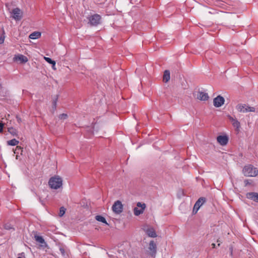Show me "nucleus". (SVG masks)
Returning a JSON list of instances; mask_svg holds the SVG:
<instances>
[{
  "instance_id": "f257e3e1",
  "label": "nucleus",
  "mask_w": 258,
  "mask_h": 258,
  "mask_svg": "<svg viewBox=\"0 0 258 258\" xmlns=\"http://www.w3.org/2000/svg\"><path fill=\"white\" fill-rule=\"evenodd\" d=\"M48 185L51 189H57L62 187V179L58 175L51 177L48 181Z\"/></svg>"
},
{
  "instance_id": "f03ea898",
  "label": "nucleus",
  "mask_w": 258,
  "mask_h": 258,
  "mask_svg": "<svg viewBox=\"0 0 258 258\" xmlns=\"http://www.w3.org/2000/svg\"><path fill=\"white\" fill-rule=\"evenodd\" d=\"M242 173L245 176L255 177L258 174V170L256 167L249 164L243 167Z\"/></svg>"
},
{
  "instance_id": "7ed1b4c3",
  "label": "nucleus",
  "mask_w": 258,
  "mask_h": 258,
  "mask_svg": "<svg viewBox=\"0 0 258 258\" xmlns=\"http://www.w3.org/2000/svg\"><path fill=\"white\" fill-rule=\"evenodd\" d=\"M236 108L238 111L242 113L255 111V108L254 107L250 106L248 104H238L236 106Z\"/></svg>"
},
{
  "instance_id": "20e7f679",
  "label": "nucleus",
  "mask_w": 258,
  "mask_h": 258,
  "mask_svg": "<svg viewBox=\"0 0 258 258\" xmlns=\"http://www.w3.org/2000/svg\"><path fill=\"white\" fill-rule=\"evenodd\" d=\"M157 251V245L154 241L151 240L149 242V247L148 248V250L147 252L149 255L151 256L152 257H154L156 254Z\"/></svg>"
},
{
  "instance_id": "39448f33",
  "label": "nucleus",
  "mask_w": 258,
  "mask_h": 258,
  "mask_svg": "<svg viewBox=\"0 0 258 258\" xmlns=\"http://www.w3.org/2000/svg\"><path fill=\"white\" fill-rule=\"evenodd\" d=\"M137 207L134 209V213L136 216H139L143 213L146 206L145 204L140 202H138L137 204Z\"/></svg>"
},
{
  "instance_id": "423d86ee",
  "label": "nucleus",
  "mask_w": 258,
  "mask_h": 258,
  "mask_svg": "<svg viewBox=\"0 0 258 258\" xmlns=\"http://www.w3.org/2000/svg\"><path fill=\"white\" fill-rule=\"evenodd\" d=\"M112 210L115 214H120L123 210V205L121 202L120 201L115 202L112 205Z\"/></svg>"
},
{
  "instance_id": "0eeeda50",
  "label": "nucleus",
  "mask_w": 258,
  "mask_h": 258,
  "mask_svg": "<svg viewBox=\"0 0 258 258\" xmlns=\"http://www.w3.org/2000/svg\"><path fill=\"white\" fill-rule=\"evenodd\" d=\"M11 13L13 18L16 21L21 20L22 17L23 12L19 8L14 9Z\"/></svg>"
},
{
  "instance_id": "6e6552de",
  "label": "nucleus",
  "mask_w": 258,
  "mask_h": 258,
  "mask_svg": "<svg viewBox=\"0 0 258 258\" xmlns=\"http://www.w3.org/2000/svg\"><path fill=\"white\" fill-rule=\"evenodd\" d=\"M101 17L98 14L91 16L89 18V22L92 26H97L100 23Z\"/></svg>"
},
{
  "instance_id": "1a4fd4ad",
  "label": "nucleus",
  "mask_w": 258,
  "mask_h": 258,
  "mask_svg": "<svg viewBox=\"0 0 258 258\" xmlns=\"http://www.w3.org/2000/svg\"><path fill=\"white\" fill-rule=\"evenodd\" d=\"M224 98L223 97L219 95L214 99L213 104L214 106L216 107H219L224 104Z\"/></svg>"
},
{
  "instance_id": "9d476101",
  "label": "nucleus",
  "mask_w": 258,
  "mask_h": 258,
  "mask_svg": "<svg viewBox=\"0 0 258 258\" xmlns=\"http://www.w3.org/2000/svg\"><path fill=\"white\" fill-rule=\"evenodd\" d=\"M229 140L228 136L226 135H220L217 137L218 143L221 146H225L227 144Z\"/></svg>"
},
{
  "instance_id": "9b49d317",
  "label": "nucleus",
  "mask_w": 258,
  "mask_h": 258,
  "mask_svg": "<svg viewBox=\"0 0 258 258\" xmlns=\"http://www.w3.org/2000/svg\"><path fill=\"white\" fill-rule=\"evenodd\" d=\"M205 202V200L203 198H200L195 203L192 212L194 214H196L197 213L198 211L201 207V206L204 204Z\"/></svg>"
},
{
  "instance_id": "f8f14e48",
  "label": "nucleus",
  "mask_w": 258,
  "mask_h": 258,
  "mask_svg": "<svg viewBox=\"0 0 258 258\" xmlns=\"http://www.w3.org/2000/svg\"><path fill=\"white\" fill-rule=\"evenodd\" d=\"M246 197L249 199L258 203V193L257 192H248L246 194Z\"/></svg>"
},
{
  "instance_id": "ddd939ff",
  "label": "nucleus",
  "mask_w": 258,
  "mask_h": 258,
  "mask_svg": "<svg viewBox=\"0 0 258 258\" xmlns=\"http://www.w3.org/2000/svg\"><path fill=\"white\" fill-rule=\"evenodd\" d=\"M14 60L15 61H20L21 63H25L28 61L27 57L22 54L15 55L14 57Z\"/></svg>"
},
{
  "instance_id": "4468645a",
  "label": "nucleus",
  "mask_w": 258,
  "mask_h": 258,
  "mask_svg": "<svg viewBox=\"0 0 258 258\" xmlns=\"http://www.w3.org/2000/svg\"><path fill=\"white\" fill-rule=\"evenodd\" d=\"M209 98L208 93L203 92H199L197 96V98L202 101L207 100Z\"/></svg>"
},
{
  "instance_id": "2eb2a0df",
  "label": "nucleus",
  "mask_w": 258,
  "mask_h": 258,
  "mask_svg": "<svg viewBox=\"0 0 258 258\" xmlns=\"http://www.w3.org/2000/svg\"><path fill=\"white\" fill-rule=\"evenodd\" d=\"M146 234L151 237H156L157 236L155 230L151 227L148 228L145 230Z\"/></svg>"
},
{
  "instance_id": "dca6fc26",
  "label": "nucleus",
  "mask_w": 258,
  "mask_h": 258,
  "mask_svg": "<svg viewBox=\"0 0 258 258\" xmlns=\"http://www.w3.org/2000/svg\"><path fill=\"white\" fill-rule=\"evenodd\" d=\"M34 239L39 243L44 244L46 245V243L45 242L44 239L41 236L38 235L37 234H35L34 236Z\"/></svg>"
},
{
  "instance_id": "f3484780",
  "label": "nucleus",
  "mask_w": 258,
  "mask_h": 258,
  "mask_svg": "<svg viewBox=\"0 0 258 258\" xmlns=\"http://www.w3.org/2000/svg\"><path fill=\"white\" fill-rule=\"evenodd\" d=\"M41 35L39 32H34L29 35V38L32 39H38L40 37Z\"/></svg>"
},
{
  "instance_id": "a211bd4d",
  "label": "nucleus",
  "mask_w": 258,
  "mask_h": 258,
  "mask_svg": "<svg viewBox=\"0 0 258 258\" xmlns=\"http://www.w3.org/2000/svg\"><path fill=\"white\" fill-rule=\"evenodd\" d=\"M170 79V72L168 70H165L163 75V81L166 83L169 81Z\"/></svg>"
},
{
  "instance_id": "6ab92c4d",
  "label": "nucleus",
  "mask_w": 258,
  "mask_h": 258,
  "mask_svg": "<svg viewBox=\"0 0 258 258\" xmlns=\"http://www.w3.org/2000/svg\"><path fill=\"white\" fill-rule=\"evenodd\" d=\"M95 219L96 220H97L98 221L102 222L103 223L106 224V225H108V223H107L106 219L103 216H101L100 215H97L95 217Z\"/></svg>"
},
{
  "instance_id": "aec40b11",
  "label": "nucleus",
  "mask_w": 258,
  "mask_h": 258,
  "mask_svg": "<svg viewBox=\"0 0 258 258\" xmlns=\"http://www.w3.org/2000/svg\"><path fill=\"white\" fill-rule=\"evenodd\" d=\"M44 59L49 63L51 64L52 65V68L54 70H55L54 68L55 66V61L54 60H52L50 58L47 57H44Z\"/></svg>"
},
{
  "instance_id": "412c9836",
  "label": "nucleus",
  "mask_w": 258,
  "mask_h": 258,
  "mask_svg": "<svg viewBox=\"0 0 258 258\" xmlns=\"http://www.w3.org/2000/svg\"><path fill=\"white\" fill-rule=\"evenodd\" d=\"M19 141L15 139L9 140L7 141V144L10 146H16L19 144Z\"/></svg>"
},
{
  "instance_id": "4be33fe9",
  "label": "nucleus",
  "mask_w": 258,
  "mask_h": 258,
  "mask_svg": "<svg viewBox=\"0 0 258 258\" xmlns=\"http://www.w3.org/2000/svg\"><path fill=\"white\" fill-rule=\"evenodd\" d=\"M8 132L13 136H17L18 134L17 131L13 127H10L8 128Z\"/></svg>"
},
{
  "instance_id": "5701e85b",
  "label": "nucleus",
  "mask_w": 258,
  "mask_h": 258,
  "mask_svg": "<svg viewBox=\"0 0 258 258\" xmlns=\"http://www.w3.org/2000/svg\"><path fill=\"white\" fill-rule=\"evenodd\" d=\"M233 126L236 128V129L237 131H239V127L240 126V122L236 119L234 121H233L232 123Z\"/></svg>"
},
{
  "instance_id": "b1692460",
  "label": "nucleus",
  "mask_w": 258,
  "mask_h": 258,
  "mask_svg": "<svg viewBox=\"0 0 258 258\" xmlns=\"http://www.w3.org/2000/svg\"><path fill=\"white\" fill-rule=\"evenodd\" d=\"M65 212L66 209L63 207H60L59 209V216L60 217H62L64 214Z\"/></svg>"
},
{
  "instance_id": "393cba45",
  "label": "nucleus",
  "mask_w": 258,
  "mask_h": 258,
  "mask_svg": "<svg viewBox=\"0 0 258 258\" xmlns=\"http://www.w3.org/2000/svg\"><path fill=\"white\" fill-rule=\"evenodd\" d=\"M5 32L3 30L2 34H0V44H3L5 40Z\"/></svg>"
},
{
  "instance_id": "a878e982",
  "label": "nucleus",
  "mask_w": 258,
  "mask_h": 258,
  "mask_svg": "<svg viewBox=\"0 0 258 258\" xmlns=\"http://www.w3.org/2000/svg\"><path fill=\"white\" fill-rule=\"evenodd\" d=\"M19 152H22V148L20 146H17L14 150V152L15 154H18Z\"/></svg>"
},
{
  "instance_id": "bb28decb",
  "label": "nucleus",
  "mask_w": 258,
  "mask_h": 258,
  "mask_svg": "<svg viewBox=\"0 0 258 258\" xmlns=\"http://www.w3.org/2000/svg\"><path fill=\"white\" fill-rule=\"evenodd\" d=\"M59 118L60 119H66L67 117H68V115L67 114H65V113H62V114H61L59 115L58 116Z\"/></svg>"
},
{
  "instance_id": "cd10ccee",
  "label": "nucleus",
  "mask_w": 258,
  "mask_h": 258,
  "mask_svg": "<svg viewBox=\"0 0 258 258\" xmlns=\"http://www.w3.org/2000/svg\"><path fill=\"white\" fill-rule=\"evenodd\" d=\"M5 228L7 230H10L11 229H13L12 226L11 224H6L5 225Z\"/></svg>"
},
{
  "instance_id": "c85d7f7f",
  "label": "nucleus",
  "mask_w": 258,
  "mask_h": 258,
  "mask_svg": "<svg viewBox=\"0 0 258 258\" xmlns=\"http://www.w3.org/2000/svg\"><path fill=\"white\" fill-rule=\"evenodd\" d=\"M4 123L0 122V133H2L3 130Z\"/></svg>"
},
{
  "instance_id": "c756f323",
  "label": "nucleus",
  "mask_w": 258,
  "mask_h": 258,
  "mask_svg": "<svg viewBox=\"0 0 258 258\" xmlns=\"http://www.w3.org/2000/svg\"><path fill=\"white\" fill-rule=\"evenodd\" d=\"M228 118L232 122V123L236 120V119H234L233 117L231 116H228Z\"/></svg>"
},
{
  "instance_id": "7c9ffc66",
  "label": "nucleus",
  "mask_w": 258,
  "mask_h": 258,
  "mask_svg": "<svg viewBox=\"0 0 258 258\" xmlns=\"http://www.w3.org/2000/svg\"><path fill=\"white\" fill-rule=\"evenodd\" d=\"M16 118H17V121L18 122L20 123V122H21L22 121V120H21V118L19 117V116H16Z\"/></svg>"
},
{
  "instance_id": "2f4dec72",
  "label": "nucleus",
  "mask_w": 258,
  "mask_h": 258,
  "mask_svg": "<svg viewBox=\"0 0 258 258\" xmlns=\"http://www.w3.org/2000/svg\"><path fill=\"white\" fill-rule=\"evenodd\" d=\"M244 182L245 185L249 184L248 180L247 179L245 180Z\"/></svg>"
},
{
  "instance_id": "473e14b6",
  "label": "nucleus",
  "mask_w": 258,
  "mask_h": 258,
  "mask_svg": "<svg viewBox=\"0 0 258 258\" xmlns=\"http://www.w3.org/2000/svg\"><path fill=\"white\" fill-rule=\"evenodd\" d=\"M212 248H215V246H216V244L215 243H212Z\"/></svg>"
}]
</instances>
